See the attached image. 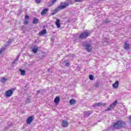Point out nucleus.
<instances>
[{"mask_svg": "<svg viewBox=\"0 0 131 131\" xmlns=\"http://www.w3.org/2000/svg\"><path fill=\"white\" fill-rule=\"evenodd\" d=\"M124 125H125V123L123 122V121L119 120L117 122L114 123L113 127L115 129H120V128L124 127Z\"/></svg>", "mask_w": 131, "mask_h": 131, "instance_id": "f257e3e1", "label": "nucleus"}, {"mask_svg": "<svg viewBox=\"0 0 131 131\" xmlns=\"http://www.w3.org/2000/svg\"><path fill=\"white\" fill-rule=\"evenodd\" d=\"M82 47L85 48V50H86L88 53H91V52H92L93 48H92L91 44L84 43L82 45Z\"/></svg>", "mask_w": 131, "mask_h": 131, "instance_id": "f03ea898", "label": "nucleus"}, {"mask_svg": "<svg viewBox=\"0 0 131 131\" xmlns=\"http://www.w3.org/2000/svg\"><path fill=\"white\" fill-rule=\"evenodd\" d=\"M90 35V32L88 31H85L82 33L80 34V35L79 36V38H80L81 39H84V38H86L88 36Z\"/></svg>", "mask_w": 131, "mask_h": 131, "instance_id": "7ed1b4c3", "label": "nucleus"}, {"mask_svg": "<svg viewBox=\"0 0 131 131\" xmlns=\"http://www.w3.org/2000/svg\"><path fill=\"white\" fill-rule=\"evenodd\" d=\"M68 6H69V4H67V3H61L58 9V10H63V9H66Z\"/></svg>", "mask_w": 131, "mask_h": 131, "instance_id": "20e7f679", "label": "nucleus"}, {"mask_svg": "<svg viewBox=\"0 0 131 131\" xmlns=\"http://www.w3.org/2000/svg\"><path fill=\"white\" fill-rule=\"evenodd\" d=\"M14 92L12 90H9L5 92V95L6 97L9 98V97H11L13 95Z\"/></svg>", "mask_w": 131, "mask_h": 131, "instance_id": "39448f33", "label": "nucleus"}, {"mask_svg": "<svg viewBox=\"0 0 131 131\" xmlns=\"http://www.w3.org/2000/svg\"><path fill=\"white\" fill-rule=\"evenodd\" d=\"M117 100H116L114 102H113L112 104H111L108 107V108L105 110V111H110V110H112V108H113L114 107H115V106H116V104H117Z\"/></svg>", "mask_w": 131, "mask_h": 131, "instance_id": "423d86ee", "label": "nucleus"}, {"mask_svg": "<svg viewBox=\"0 0 131 131\" xmlns=\"http://www.w3.org/2000/svg\"><path fill=\"white\" fill-rule=\"evenodd\" d=\"M105 105L106 104H103L102 102H98L93 104V107L95 108V109H96L97 107H100V106H103V107H104Z\"/></svg>", "mask_w": 131, "mask_h": 131, "instance_id": "0eeeda50", "label": "nucleus"}, {"mask_svg": "<svg viewBox=\"0 0 131 131\" xmlns=\"http://www.w3.org/2000/svg\"><path fill=\"white\" fill-rule=\"evenodd\" d=\"M33 121V117L30 116L28 117V118L27 119V124H30Z\"/></svg>", "mask_w": 131, "mask_h": 131, "instance_id": "6e6552de", "label": "nucleus"}, {"mask_svg": "<svg viewBox=\"0 0 131 131\" xmlns=\"http://www.w3.org/2000/svg\"><path fill=\"white\" fill-rule=\"evenodd\" d=\"M93 112L91 111H85L84 112V117H89L91 114H92Z\"/></svg>", "mask_w": 131, "mask_h": 131, "instance_id": "1a4fd4ad", "label": "nucleus"}, {"mask_svg": "<svg viewBox=\"0 0 131 131\" xmlns=\"http://www.w3.org/2000/svg\"><path fill=\"white\" fill-rule=\"evenodd\" d=\"M69 125V123L66 120H64L62 121V126L63 127H67Z\"/></svg>", "mask_w": 131, "mask_h": 131, "instance_id": "9d476101", "label": "nucleus"}, {"mask_svg": "<svg viewBox=\"0 0 131 131\" xmlns=\"http://www.w3.org/2000/svg\"><path fill=\"white\" fill-rule=\"evenodd\" d=\"M49 11V8H45L43 9V10L41 12V15L42 16H43L44 15H46L47 13Z\"/></svg>", "mask_w": 131, "mask_h": 131, "instance_id": "9b49d317", "label": "nucleus"}, {"mask_svg": "<svg viewBox=\"0 0 131 131\" xmlns=\"http://www.w3.org/2000/svg\"><path fill=\"white\" fill-rule=\"evenodd\" d=\"M46 33L47 30L44 29L39 33V36H42V35H45V34H46Z\"/></svg>", "mask_w": 131, "mask_h": 131, "instance_id": "f8f14e48", "label": "nucleus"}, {"mask_svg": "<svg viewBox=\"0 0 131 131\" xmlns=\"http://www.w3.org/2000/svg\"><path fill=\"white\" fill-rule=\"evenodd\" d=\"M102 42L103 45H109L110 43V42H109V39L108 38H104Z\"/></svg>", "mask_w": 131, "mask_h": 131, "instance_id": "ddd939ff", "label": "nucleus"}, {"mask_svg": "<svg viewBox=\"0 0 131 131\" xmlns=\"http://www.w3.org/2000/svg\"><path fill=\"white\" fill-rule=\"evenodd\" d=\"M60 20L59 19H57L55 22V25H56L57 28H60L61 27V25H60Z\"/></svg>", "mask_w": 131, "mask_h": 131, "instance_id": "4468645a", "label": "nucleus"}, {"mask_svg": "<svg viewBox=\"0 0 131 131\" xmlns=\"http://www.w3.org/2000/svg\"><path fill=\"white\" fill-rule=\"evenodd\" d=\"M119 84V82L116 81L115 83L113 84V87L114 89H117L118 88V85Z\"/></svg>", "mask_w": 131, "mask_h": 131, "instance_id": "2eb2a0df", "label": "nucleus"}, {"mask_svg": "<svg viewBox=\"0 0 131 131\" xmlns=\"http://www.w3.org/2000/svg\"><path fill=\"white\" fill-rule=\"evenodd\" d=\"M124 49L127 51L129 50V45H128V43H127L126 42H125Z\"/></svg>", "mask_w": 131, "mask_h": 131, "instance_id": "dca6fc26", "label": "nucleus"}, {"mask_svg": "<svg viewBox=\"0 0 131 131\" xmlns=\"http://www.w3.org/2000/svg\"><path fill=\"white\" fill-rule=\"evenodd\" d=\"M38 51V47H34L32 48V52L33 53H34V54H36V53H37V51Z\"/></svg>", "mask_w": 131, "mask_h": 131, "instance_id": "f3484780", "label": "nucleus"}, {"mask_svg": "<svg viewBox=\"0 0 131 131\" xmlns=\"http://www.w3.org/2000/svg\"><path fill=\"white\" fill-rule=\"evenodd\" d=\"M19 71L20 72L21 75H23V76H24V75L26 74V71L24 70H22L21 69H20Z\"/></svg>", "mask_w": 131, "mask_h": 131, "instance_id": "a211bd4d", "label": "nucleus"}, {"mask_svg": "<svg viewBox=\"0 0 131 131\" xmlns=\"http://www.w3.org/2000/svg\"><path fill=\"white\" fill-rule=\"evenodd\" d=\"M60 102V97H56L54 99V102L56 104H58Z\"/></svg>", "mask_w": 131, "mask_h": 131, "instance_id": "6ab92c4d", "label": "nucleus"}, {"mask_svg": "<svg viewBox=\"0 0 131 131\" xmlns=\"http://www.w3.org/2000/svg\"><path fill=\"white\" fill-rule=\"evenodd\" d=\"M70 105H74V104H76V101L75 99H71L70 100Z\"/></svg>", "mask_w": 131, "mask_h": 131, "instance_id": "aec40b11", "label": "nucleus"}, {"mask_svg": "<svg viewBox=\"0 0 131 131\" xmlns=\"http://www.w3.org/2000/svg\"><path fill=\"white\" fill-rule=\"evenodd\" d=\"M38 23V19L36 17H34L33 20V24H37Z\"/></svg>", "mask_w": 131, "mask_h": 131, "instance_id": "412c9836", "label": "nucleus"}, {"mask_svg": "<svg viewBox=\"0 0 131 131\" xmlns=\"http://www.w3.org/2000/svg\"><path fill=\"white\" fill-rule=\"evenodd\" d=\"M11 43H12V40L11 39H9L8 40V41H7V44H6L5 45V47H9V46H10V45H11Z\"/></svg>", "mask_w": 131, "mask_h": 131, "instance_id": "4be33fe9", "label": "nucleus"}, {"mask_svg": "<svg viewBox=\"0 0 131 131\" xmlns=\"http://www.w3.org/2000/svg\"><path fill=\"white\" fill-rule=\"evenodd\" d=\"M67 4H69V5H72V4H74V2H73V1H72V0H67Z\"/></svg>", "mask_w": 131, "mask_h": 131, "instance_id": "5701e85b", "label": "nucleus"}, {"mask_svg": "<svg viewBox=\"0 0 131 131\" xmlns=\"http://www.w3.org/2000/svg\"><path fill=\"white\" fill-rule=\"evenodd\" d=\"M1 82L5 83L6 81H7V78L2 77L1 79Z\"/></svg>", "mask_w": 131, "mask_h": 131, "instance_id": "b1692460", "label": "nucleus"}, {"mask_svg": "<svg viewBox=\"0 0 131 131\" xmlns=\"http://www.w3.org/2000/svg\"><path fill=\"white\" fill-rule=\"evenodd\" d=\"M64 63L65 66H67V67H68L69 66V65H70V63L69 62H68L67 60H65L64 61Z\"/></svg>", "mask_w": 131, "mask_h": 131, "instance_id": "393cba45", "label": "nucleus"}, {"mask_svg": "<svg viewBox=\"0 0 131 131\" xmlns=\"http://www.w3.org/2000/svg\"><path fill=\"white\" fill-rule=\"evenodd\" d=\"M18 60H19V59L16 57V58L15 59V60H14V61L12 62V66H14V64H15V63H16V62L18 61Z\"/></svg>", "mask_w": 131, "mask_h": 131, "instance_id": "a878e982", "label": "nucleus"}, {"mask_svg": "<svg viewBox=\"0 0 131 131\" xmlns=\"http://www.w3.org/2000/svg\"><path fill=\"white\" fill-rule=\"evenodd\" d=\"M110 22H111L110 20L108 19L103 21V23H105V24H107L108 23H110Z\"/></svg>", "mask_w": 131, "mask_h": 131, "instance_id": "bb28decb", "label": "nucleus"}, {"mask_svg": "<svg viewBox=\"0 0 131 131\" xmlns=\"http://www.w3.org/2000/svg\"><path fill=\"white\" fill-rule=\"evenodd\" d=\"M89 78L90 80H94V76H93L92 75H90L89 76Z\"/></svg>", "mask_w": 131, "mask_h": 131, "instance_id": "cd10ccee", "label": "nucleus"}, {"mask_svg": "<svg viewBox=\"0 0 131 131\" xmlns=\"http://www.w3.org/2000/svg\"><path fill=\"white\" fill-rule=\"evenodd\" d=\"M60 10V9H58V8L57 9H55L53 10V13H54V14H57V13L58 12V11Z\"/></svg>", "mask_w": 131, "mask_h": 131, "instance_id": "c85d7f7f", "label": "nucleus"}, {"mask_svg": "<svg viewBox=\"0 0 131 131\" xmlns=\"http://www.w3.org/2000/svg\"><path fill=\"white\" fill-rule=\"evenodd\" d=\"M4 51H6V48L5 47L1 48V49L0 50V52L3 53Z\"/></svg>", "mask_w": 131, "mask_h": 131, "instance_id": "c756f323", "label": "nucleus"}, {"mask_svg": "<svg viewBox=\"0 0 131 131\" xmlns=\"http://www.w3.org/2000/svg\"><path fill=\"white\" fill-rule=\"evenodd\" d=\"M41 1V0H35V2H36L37 4H40Z\"/></svg>", "mask_w": 131, "mask_h": 131, "instance_id": "7c9ffc66", "label": "nucleus"}, {"mask_svg": "<svg viewBox=\"0 0 131 131\" xmlns=\"http://www.w3.org/2000/svg\"><path fill=\"white\" fill-rule=\"evenodd\" d=\"M24 24H26V25L28 24V20H25Z\"/></svg>", "mask_w": 131, "mask_h": 131, "instance_id": "2f4dec72", "label": "nucleus"}, {"mask_svg": "<svg viewBox=\"0 0 131 131\" xmlns=\"http://www.w3.org/2000/svg\"><path fill=\"white\" fill-rule=\"evenodd\" d=\"M57 0H52V1H51V3H52V5H54V3H56V1Z\"/></svg>", "mask_w": 131, "mask_h": 131, "instance_id": "473e14b6", "label": "nucleus"}, {"mask_svg": "<svg viewBox=\"0 0 131 131\" xmlns=\"http://www.w3.org/2000/svg\"><path fill=\"white\" fill-rule=\"evenodd\" d=\"M29 18V16H28V15H25V19H28Z\"/></svg>", "mask_w": 131, "mask_h": 131, "instance_id": "72a5a7b5", "label": "nucleus"}, {"mask_svg": "<svg viewBox=\"0 0 131 131\" xmlns=\"http://www.w3.org/2000/svg\"><path fill=\"white\" fill-rule=\"evenodd\" d=\"M55 15V13L54 12L51 13V16H54Z\"/></svg>", "mask_w": 131, "mask_h": 131, "instance_id": "f704fd0d", "label": "nucleus"}, {"mask_svg": "<svg viewBox=\"0 0 131 131\" xmlns=\"http://www.w3.org/2000/svg\"><path fill=\"white\" fill-rule=\"evenodd\" d=\"M39 93H40V91L39 90L37 91V94L38 95V94H39Z\"/></svg>", "mask_w": 131, "mask_h": 131, "instance_id": "c9c22d12", "label": "nucleus"}, {"mask_svg": "<svg viewBox=\"0 0 131 131\" xmlns=\"http://www.w3.org/2000/svg\"><path fill=\"white\" fill-rule=\"evenodd\" d=\"M27 103H30V100H29V99H27Z\"/></svg>", "mask_w": 131, "mask_h": 131, "instance_id": "e433bc0d", "label": "nucleus"}, {"mask_svg": "<svg viewBox=\"0 0 131 131\" xmlns=\"http://www.w3.org/2000/svg\"><path fill=\"white\" fill-rule=\"evenodd\" d=\"M129 120H131V116H130L129 117Z\"/></svg>", "mask_w": 131, "mask_h": 131, "instance_id": "4c0bfd02", "label": "nucleus"}, {"mask_svg": "<svg viewBox=\"0 0 131 131\" xmlns=\"http://www.w3.org/2000/svg\"><path fill=\"white\" fill-rule=\"evenodd\" d=\"M19 57H20V55H18L16 58H18V59H19Z\"/></svg>", "mask_w": 131, "mask_h": 131, "instance_id": "58836bf2", "label": "nucleus"}, {"mask_svg": "<svg viewBox=\"0 0 131 131\" xmlns=\"http://www.w3.org/2000/svg\"><path fill=\"white\" fill-rule=\"evenodd\" d=\"M1 54H2V53H1V52H0V55H1Z\"/></svg>", "mask_w": 131, "mask_h": 131, "instance_id": "ea45409f", "label": "nucleus"}]
</instances>
